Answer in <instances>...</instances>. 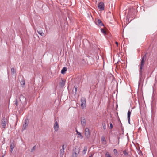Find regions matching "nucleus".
<instances>
[{"mask_svg": "<svg viewBox=\"0 0 157 157\" xmlns=\"http://www.w3.org/2000/svg\"><path fill=\"white\" fill-rule=\"evenodd\" d=\"M146 54H145V55L143 56L141 60V62L140 65L139 66L140 67V70H139V74H140V78H141L142 75V69L143 67L145 61L146 59Z\"/></svg>", "mask_w": 157, "mask_h": 157, "instance_id": "1", "label": "nucleus"}, {"mask_svg": "<svg viewBox=\"0 0 157 157\" xmlns=\"http://www.w3.org/2000/svg\"><path fill=\"white\" fill-rule=\"evenodd\" d=\"M80 152V149L78 147H76L73 150L72 157H77Z\"/></svg>", "mask_w": 157, "mask_h": 157, "instance_id": "2", "label": "nucleus"}, {"mask_svg": "<svg viewBox=\"0 0 157 157\" xmlns=\"http://www.w3.org/2000/svg\"><path fill=\"white\" fill-rule=\"evenodd\" d=\"M8 120L5 117H3L2 120V122L1 124V128L2 129H5L8 124Z\"/></svg>", "mask_w": 157, "mask_h": 157, "instance_id": "3", "label": "nucleus"}, {"mask_svg": "<svg viewBox=\"0 0 157 157\" xmlns=\"http://www.w3.org/2000/svg\"><path fill=\"white\" fill-rule=\"evenodd\" d=\"M84 134L86 137L89 139L90 136V130L88 128H86L85 129Z\"/></svg>", "mask_w": 157, "mask_h": 157, "instance_id": "4", "label": "nucleus"}, {"mask_svg": "<svg viewBox=\"0 0 157 157\" xmlns=\"http://www.w3.org/2000/svg\"><path fill=\"white\" fill-rule=\"evenodd\" d=\"M81 106L83 109L86 107V99L84 97L81 98Z\"/></svg>", "mask_w": 157, "mask_h": 157, "instance_id": "5", "label": "nucleus"}, {"mask_svg": "<svg viewBox=\"0 0 157 157\" xmlns=\"http://www.w3.org/2000/svg\"><path fill=\"white\" fill-rule=\"evenodd\" d=\"M29 123V120L28 119H26L25 121V123L23 125V128L22 129V130H25L28 126Z\"/></svg>", "mask_w": 157, "mask_h": 157, "instance_id": "6", "label": "nucleus"}, {"mask_svg": "<svg viewBox=\"0 0 157 157\" xmlns=\"http://www.w3.org/2000/svg\"><path fill=\"white\" fill-rule=\"evenodd\" d=\"M95 24L98 26H104V24L99 19H95Z\"/></svg>", "mask_w": 157, "mask_h": 157, "instance_id": "7", "label": "nucleus"}, {"mask_svg": "<svg viewBox=\"0 0 157 157\" xmlns=\"http://www.w3.org/2000/svg\"><path fill=\"white\" fill-rule=\"evenodd\" d=\"M98 8L102 11L104 9V6L103 2H101L99 3L98 6Z\"/></svg>", "mask_w": 157, "mask_h": 157, "instance_id": "8", "label": "nucleus"}, {"mask_svg": "<svg viewBox=\"0 0 157 157\" xmlns=\"http://www.w3.org/2000/svg\"><path fill=\"white\" fill-rule=\"evenodd\" d=\"M81 124L83 127H85L86 125V120L84 117H82L81 119Z\"/></svg>", "mask_w": 157, "mask_h": 157, "instance_id": "9", "label": "nucleus"}, {"mask_svg": "<svg viewBox=\"0 0 157 157\" xmlns=\"http://www.w3.org/2000/svg\"><path fill=\"white\" fill-rule=\"evenodd\" d=\"M54 128L55 131H57L59 130V124L57 121H56L54 124Z\"/></svg>", "mask_w": 157, "mask_h": 157, "instance_id": "10", "label": "nucleus"}, {"mask_svg": "<svg viewBox=\"0 0 157 157\" xmlns=\"http://www.w3.org/2000/svg\"><path fill=\"white\" fill-rule=\"evenodd\" d=\"M15 146V145L14 143V141H13L12 142H11L10 149H14Z\"/></svg>", "mask_w": 157, "mask_h": 157, "instance_id": "11", "label": "nucleus"}, {"mask_svg": "<svg viewBox=\"0 0 157 157\" xmlns=\"http://www.w3.org/2000/svg\"><path fill=\"white\" fill-rule=\"evenodd\" d=\"M64 153V149H62L60 150V155L61 157H62Z\"/></svg>", "mask_w": 157, "mask_h": 157, "instance_id": "12", "label": "nucleus"}, {"mask_svg": "<svg viewBox=\"0 0 157 157\" xmlns=\"http://www.w3.org/2000/svg\"><path fill=\"white\" fill-rule=\"evenodd\" d=\"M65 81L64 80H62L60 82V84L61 87L64 86L65 84Z\"/></svg>", "mask_w": 157, "mask_h": 157, "instance_id": "13", "label": "nucleus"}, {"mask_svg": "<svg viewBox=\"0 0 157 157\" xmlns=\"http://www.w3.org/2000/svg\"><path fill=\"white\" fill-rule=\"evenodd\" d=\"M67 68L66 67H64L62 69L61 71V73L63 74H64L65 73V72L67 71Z\"/></svg>", "mask_w": 157, "mask_h": 157, "instance_id": "14", "label": "nucleus"}, {"mask_svg": "<svg viewBox=\"0 0 157 157\" xmlns=\"http://www.w3.org/2000/svg\"><path fill=\"white\" fill-rule=\"evenodd\" d=\"M131 113V111L129 110L127 113V119H130V116Z\"/></svg>", "mask_w": 157, "mask_h": 157, "instance_id": "15", "label": "nucleus"}, {"mask_svg": "<svg viewBox=\"0 0 157 157\" xmlns=\"http://www.w3.org/2000/svg\"><path fill=\"white\" fill-rule=\"evenodd\" d=\"M37 32L39 35L42 36H43L44 35V34L42 30H38Z\"/></svg>", "mask_w": 157, "mask_h": 157, "instance_id": "16", "label": "nucleus"}, {"mask_svg": "<svg viewBox=\"0 0 157 157\" xmlns=\"http://www.w3.org/2000/svg\"><path fill=\"white\" fill-rule=\"evenodd\" d=\"M123 153L124 155L125 156H128V152H127L126 150H124L123 151Z\"/></svg>", "mask_w": 157, "mask_h": 157, "instance_id": "17", "label": "nucleus"}, {"mask_svg": "<svg viewBox=\"0 0 157 157\" xmlns=\"http://www.w3.org/2000/svg\"><path fill=\"white\" fill-rule=\"evenodd\" d=\"M101 32L105 35L106 34V32L103 29H101Z\"/></svg>", "mask_w": 157, "mask_h": 157, "instance_id": "18", "label": "nucleus"}, {"mask_svg": "<svg viewBox=\"0 0 157 157\" xmlns=\"http://www.w3.org/2000/svg\"><path fill=\"white\" fill-rule=\"evenodd\" d=\"M11 71L12 74H14L16 72V70L15 69L13 68L11 69Z\"/></svg>", "mask_w": 157, "mask_h": 157, "instance_id": "19", "label": "nucleus"}, {"mask_svg": "<svg viewBox=\"0 0 157 157\" xmlns=\"http://www.w3.org/2000/svg\"><path fill=\"white\" fill-rule=\"evenodd\" d=\"M105 156L106 157H112L111 155L108 152H106L105 155Z\"/></svg>", "mask_w": 157, "mask_h": 157, "instance_id": "20", "label": "nucleus"}, {"mask_svg": "<svg viewBox=\"0 0 157 157\" xmlns=\"http://www.w3.org/2000/svg\"><path fill=\"white\" fill-rule=\"evenodd\" d=\"M76 132L77 133L78 135V136H82V135L81 133H80L79 132H78V131H77V130H76Z\"/></svg>", "mask_w": 157, "mask_h": 157, "instance_id": "21", "label": "nucleus"}, {"mask_svg": "<svg viewBox=\"0 0 157 157\" xmlns=\"http://www.w3.org/2000/svg\"><path fill=\"white\" fill-rule=\"evenodd\" d=\"M87 150V147H84V149L83 151V152H84V154H85L86 153Z\"/></svg>", "mask_w": 157, "mask_h": 157, "instance_id": "22", "label": "nucleus"}, {"mask_svg": "<svg viewBox=\"0 0 157 157\" xmlns=\"http://www.w3.org/2000/svg\"><path fill=\"white\" fill-rule=\"evenodd\" d=\"M36 147L35 146H33V148H32L31 151V152H32L33 151L35 150V149H36Z\"/></svg>", "mask_w": 157, "mask_h": 157, "instance_id": "23", "label": "nucleus"}, {"mask_svg": "<svg viewBox=\"0 0 157 157\" xmlns=\"http://www.w3.org/2000/svg\"><path fill=\"white\" fill-rule=\"evenodd\" d=\"M102 125L104 129H105L106 128L105 124V123H102Z\"/></svg>", "mask_w": 157, "mask_h": 157, "instance_id": "24", "label": "nucleus"}, {"mask_svg": "<svg viewBox=\"0 0 157 157\" xmlns=\"http://www.w3.org/2000/svg\"><path fill=\"white\" fill-rule=\"evenodd\" d=\"M113 152L115 154H117L118 153L117 150L115 149L113 150Z\"/></svg>", "mask_w": 157, "mask_h": 157, "instance_id": "25", "label": "nucleus"}, {"mask_svg": "<svg viewBox=\"0 0 157 157\" xmlns=\"http://www.w3.org/2000/svg\"><path fill=\"white\" fill-rule=\"evenodd\" d=\"M101 141H105V139L104 137H102L101 138Z\"/></svg>", "mask_w": 157, "mask_h": 157, "instance_id": "26", "label": "nucleus"}, {"mask_svg": "<svg viewBox=\"0 0 157 157\" xmlns=\"http://www.w3.org/2000/svg\"><path fill=\"white\" fill-rule=\"evenodd\" d=\"M74 87H75V92L76 93L77 91V87H76L75 86H74Z\"/></svg>", "mask_w": 157, "mask_h": 157, "instance_id": "27", "label": "nucleus"}, {"mask_svg": "<svg viewBox=\"0 0 157 157\" xmlns=\"http://www.w3.org/2000/svg\"><path fill=\"white\" fill-rule=\"evenodd\" d=\"M110 128L111 129H112L113 127V126L112 124L110 122Z\"/></svg>", "mask_w": 157, "mask_h": 157, "instance_id": "28", "label": "nucleus"}, {"mask_svg": "<svg viewBox=\"0 0 157 157\" xmlns=\"http://www.w3.org/2000/svg\"><path fill=\"white\" fill-rule=\"evenodd\" d=\"M25 84V81L24 80L21 81V84H23V85H24Z\"/></svg>", "mask_w": 157, "mask_h": 157, "instance_id": "29", "label": "nucleus"}, {"mask_svg": "<svg viewBox=\"0 0 157 157\" xmlns=\"http://www.w3.org/2000/svg\"><path fill=\"white\" fill-rule=\"evenodd\" d=\"M21 97H23L25 99V100H26L25 98L24 97V96H23L22 95L20 96V98H21Z\"/></svg>", "mask_w": 157, "mask_h": 157, "instance_id": "30", "label": "nucleus"}, {"mask_svg": "<svg viewBox=\"0 0 157 157\" xmlns=\"http://www.w3.org/2000/svg\"><path fill=\"white\" fill-rule=\"evenodd\" d=\"M128 123L130 124V119H128Z\"/></svg>", "mask_w": 157, "mask_h": 157, "instance_id": "31", "label": "nucleus"}, {"mask_svg": "<svg viewBox=\"0 0 157 157\" xmlns=\"http://www.w3.org/2000/svg\"><path fill=\"white\" fill-rule=\"evenodd\" d=\"M10 152L11 153H12L13 152V149H10Z\"/></svg>", "mask_w": 157, "mask_h": 157, "instance_id": "32", "label": "nucleus"}, {"mask_svg": "<svg viewBox=\"0 0 157 157\" xmlns=\"http://www.w3.org/2000/svg\"><path fill=\"white\" fill-rule=\"evenodd\" d=\"M15 104H16V105H17V100H16V102H15Z\"/></svg>", "mask_w": 157, "mask_h": 157, "instance_id": "33", "label": "nucleus"}, {"mask_svg": "<svg viewBox=\"0 0 157 157\" xmlns=\"http://www.w3.org/2000/svg\"><path fill=\"white\" fill-rule=\"evenodd\" d=\"M116 44L117 45V46L118 45V43L117 42H116Z\"/></svg>", "mask_w": 157, "mask_h": 157, "instance_id": "34", "label": "nucleus"}, {"mask_svg": "<svg viewBox=\"0 0 157 157\" xmlns=\"http://www.w3.org/2000/svg\"><path fill=\"white\" fill-rule=\"evenodd\" d=\"M118 144H119V137L118 138Z\"/></svg>", "mask_w": 157, "mask_h": 157, "instance_id": "35", "label": "nucleus"}, {"mask_svg": "<svg viewBox=\"0 0 157 157\" xmlns=\"http://www.w3.org/2000/svg\"><path fill=\"white\" fill-rule=\"evenodd\" d=\"M64 145H63V146H62V149H64Z\"/></svg>", "mask_w": 157, "mask_h": 157, "instance_id": "36", "label": "nucleus"}, {"mask_svg": "<svg viewBox=\"0 0 157 157\" xmlns=\"http://www.w3.org/2000/svg\"><path fill=\"white\" fill-rule=\"evenodd\" d=\"M92 156V155H90L89 157H91Z\"/></svg>", "mask_w": 157, "mask_h": 157, "instance_id": "37", "label": "nucleus"}, {"mask_svg": "<svg viewBox=\"0 0 157 157\" xmlns=\"http://www.w3.org/2000/svg\"><path fill=\"white\" fill-rule=\"evenodd\" d=\"M4 157V155H3L2 156V157Z\"/></svg>", "mask_w": 157, "mask_h": 157, "instance_id": "38", "label": "nucleus"}]
</instances>
